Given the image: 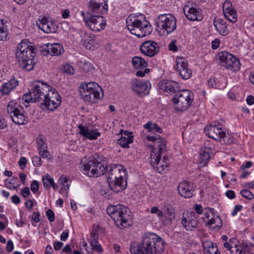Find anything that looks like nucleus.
I'll return each mask as SVG.
<instances>
[{
    "instance_id": "nucleus-11",
    "label": "nucleus",
    "mask_w": 254,
    "mask_h": 254,
    "mask_svg": "<svg viewBox=\"0 0 254 254\" xmlns=\"http://www.w3.org/2000/svg\"><path fill=\"white\" fill-rule=\"evenodd\" d=\"M193 99L192 93L189 90L184 89L176 93L172 100L175 104L176 110L179 112L186 111L191 105Z\"/></svg>"
},
{
    "instance_id": "nucleus-44",
    "label": "nucleus",
    "mask_w": 254,
    "mask_h": 254,
    "mask_svg": "<svg viewBox=\"0 0 254 254\" xmlns=\"http://www.w3.org/2000/svg\"><path fill=\"white\" fill-rule=\"evenodd\" d=\"M69 179L64 175H62L59 179V183L63 186V189L65 190L69 189Z\"/></svg>"
},
{
    "instance_id": "nucleus-62",
    "label": "nucleus",
    "mask_w": 254,
    "mask_h": 254,
    "mask_svg": "<svg viewBox=\"0 0 254 254\" xmlns=\"http://www.w3.org/2000/svg\"><path fill=\"white\" fill-rule=\"evenodd\" d=\"M30 193V191L28 187H25L24 189H22L21 190V194L25 198L28 197Z\"/></svg>"
},
{
    "instance_id": "nucleus-29",
    "label": "nucleus",
    "mask_w": 254,
    "mask_h": 254,
    "mask_svg": "<svg viewBox=\"0 0 254 254\" xmlns=\"http://www.w3.org/2000/svg\"><path fill=\"white\" fill-rule=\"evenodd\" d=\"M133 142L132 132L127 130H121V137L118 140L117 143L122 147L128 148L129 144Z\"/></svg>"
},
{
    "instance_id": "nucleus-45",
    "label": "nucleus",
    "mask_w": 254,
    "mask_h": 254,
    "mask_svg": "<svg viewBox=\"0 0 254 254\" xmlns=\"http://www.w3.org/2000/svg\"><path fill=\"white\" fill-rule=\"evenodd\" d=\"M45 138L39 135L37 139V148L38 150L41 149V148H47L48 145L45 141Z\"/></svg>"
},
{
    "instance_id": "nucleus-15",
    "label": "nucleus",
    "mask_w": 254,
    "mask_h": 254,
    "mask_svg": "<svg viewBox=\"0 0 254 254\" xmlns=\"http://www.w3.org/2000/svg\"><path fill=\"white\" fill-rule=\"evenodd\" d=\"M205 133L209 138L217 141H220L226 135V132L222 128V125L217 121L212 122L204 128Z\"/></svg>"
},
{
    "instance_id": "nucleus-51",
    "label": "nucleus",
    "mask_w": 254,
    "mask_h": 254,
    "mask_svg": "<svg viewBox=\"0 0 254 254\" xmlns=\"http://www.w3.org/2000/svg\"><path fill=\"white\" fill-rule=\"evenodd\" d=\"M63 71L67 74H73L74 72V69L71 65L66 64L63 66Z\"/></svg>"
},
{
    "instance_id": "nucleus-60",
    "label": "nucleus",
    "mask_w": 254,
    "mask_h": 254,
    "mask_svg": "<svg viewBox=\"0 0 254 254\" xmlns=\"http://www.w3.org/2000/svg\"><path fill=\"white\" fill-rule=\"evenodd\" d=\"M14 246L13 242L11 240H9L7 241L6 247V250L7 252L10 253L12 252L13 250Z\"/></svg>"
},
{
    "instance_id": "nucleus-1",
    "label": "nucleus",
    "mask_w": 254,
    "mask_h": 254,
    "mask_svg": "<svg viewBox=\"0 0 254 254\" xmlns=\"http://www.w3.org/2000/svg\"><path fill=\"white\" fill-rule=\"evenodd\" d=\"M147 140L151 141L156 145L150 153V164L155 170L159 173L162 174L168 167L169 160L166 153V141L161 138L160 135H147Z\"/></svg>"
},
{
    "instance_id": "nucleus-35",
    "label": "nucleus",
    "mask_w": 254,
    "mask_h": 254,
    "mask_svg": "<svg viewBox=\"0 0 254 254\" xmlns=\"http://www.w3.org/2000/svg\"><path fill=\"white\" fill-rule=\"evenodd\" d=\"M132 64L133 68L142 69L146 68L147 63L140 57H134L132 59Z\"/></svg>"
},
{
    "instance_id": "nucleus-22",
    "label": "nucleus",
    "mask_w": 254,
    "mask_h": 254,
    "mask_svg": "<svg viewBox=\"0 0 254 254\" xmlns=\"http://www.w3.org/2000/svg\"><path fill=\"white\" fill-rule=\"evenodd\" d=\"M88 8L90 13L104 14L107 12L108 5L105 0H91Z\"/></svg>"
},
{
    "instance_id": "nucleus-46",
    "label": "nucleus",
    "mask_w": 254,
    "mask_h": 254,
    "mask_svg": "<svg viewBox=\"0 0 254 254\" xmlns=\"http://www.w3.org/2000/svg\"><path fill=\"white\" fill-rule=\"evenodd\" d=\"M80 66L85 72H88L93 70V66L92 64L89 62H81Z\"/></svg>"
},
{
    "instance_id": "nucleus-9",
    "label": "nucleus",
    "mask_w": 254,
    "mask_h": 254,
    "mask_svg": "<svg viewBox=\"0 0 254 254\" xmlns=\"http://www.w3.org/2000/svg\"><path fill=\"white\" fill-rule=\"evenodd\" d=\"M7 112L15 124L23 125L28 122L23 107L16 100H11L7 103Z\"/></svg>"
},
{
    "instance_id": "nucleus-13",
    "label": "nucleus",
    "mask_w": 254,
    "mask_h": 254,
    "mask_svg": "<svg viewBox=\"0 0 254 254\" xmlns=\"http://www.w3.org/2000/svg\"><path fill=\"white\" fill-rule=\"evenodd\" d=\"M218 58L221 66L232 72L239 71L241 67L240 60L232 54L226 51H222L218 54Z\"/></svg>"
},
{
    "instance_id": "nucleus-49",
    "label": "nucleus",
    "mask_w": 254,
    "mask_h": 254,
    "mask_svg": "<svg viewBox=\"0 0 254 254\" xmlns=\"http://www.w3.org/2000/svg\"><path fill=\"white\" fill-rule=\"evenodd\" d=\"M39 155L43 158H48L50 156V153L47 148H43L41 149L38 150Z\"/></svg>"
},
{
    "instance_id": "nucleus-7",
    "label": "nucleus",
    "mask_w": 254,
    "mask_h": 254,
    "mask_svg": "<svg viewBox=\"0 0 254 254\" xmlns=\"http://www.w3.org/2000/svg\"><path fill=\"white\" fill-rule=\"evenodd\" d=\"M126 24L130 33L139 38L145 37L151 32V25L145 19L140 20L136 16L130 15L127 18Z\"/></svg>"
},
{
    "instance_id": "nucleus-4",
    "label": "nucleus",
    "mask_w": 254,
    "mask_h": 254,
    "mask_svg": "<svg viewBox=\"0 0 254 254\" xmlns=\"http://www.w3.org/2000/svg\"><path fill=\"white\" fill-rule=\"evenodd\" d=\"M107 213L121 229L127 228L132 224L131 213L124 205H110L107 208Z\"/></svg>"
},
{
    "instance_id": "nucleus-19",
    "label": "nucleus",
    "mask_w": 254,
    "mask_h": 254,
    "mask_svg": "<svg viewBox=\"0 0 254 254\" xmlns=\"http://www.w3.org/2000/svg\"><path fill=\"white\" fill-rule=\"evenodd\" d=\"M151 84L146 80L133 79L131 82L132 91L138 96H144L149 94Z\"/></svg>"
},
{
    "instance_id": "nucleus-14",
    "label": "nucleus",
    "mask_w": 254,
    "mask_h": 254,
    "mask_svg": "<svg viewBox=\"0 0 254 254\" xmlns=\"http://www.w3.org/2000/svg\"><path fill=\"white\" fill-rule=\"evenodd\" d=\"M177 20L171 14H160L158 16L157 25L158 28L162 30L167 35L174 32L177 28Z\"/></svg>"
},
{
    "instance_id": "nucleus-53",
    "label": "nucleus",
    "mask_w": 254,
    "mask_h": 254,
    "mask_svg": "<svg viewBox=\"0 0 254 254\" xmlns=\"http://www.w3.org/2000/svg\"><path fill=\"white\" fill-rule=\"evenodd\" d=\"M32 162L33 165L36 167H39L42 164V162L40 157L38 156H34L33 157Z\"/></svg>"
},
{
    "instance_id": "nucleus-26",
    "label": "nucleus",
    "mask_w": 254,
    "mask_h": 254,
    "mask_svg": "<svg viewBox=\"0 0 254 254\" xmlns=\"http://www.w3.org/2000/svg\"><path fill=\"white\" fill-rule=\"evenodd\" d=\"M158 86L160 89L163 91L167 92L169 93H176L179 88L178 83L172 80H161Z\"/></svg>"
},
{
    "instance_id": "nucleus-10",
    "label": "nucleus",
    "mask_w": 254,
    "mask_h": 254,
    "mask_svg": "<svg viewBox=\"0 0 254 254\" xmlns=\"http://www.w3.org/2000/svg\"><path fill=\"white\" fill-rule=\"evenodd\" d=\"M81 171L89 177H98L103 175L106 168L99 162L96 160H89L86 158H82L80 164Z\"/></svg>"
},
{
    "instance_id": "nucleus-59",
    "label": "nucleus",
    "mask_w": 254,
    "mask_h": 254,
    "mask_svg": "<svg viewBox=\"0 0 254 254\" xmlns=\"http://www.w3.org/2000/svg\"><path fill=\"white\" fill-rule=\"evenodd\" d=\"M234 252L232 251V254H247L243 250L240 245H238L236 249L234 250Z\"/></svg>"
},
{
    "instance_id": "nucleus-24",
    "label": "nucleus",
    "mask_w": 254,
    "mask_h": 254,
    "mask_svg": "<svg viewBox=\"0 0 254 254\" xmlns=\"http://www.w3.org/2000/svg\"><path fill=\"white\" fill-rule=\"evenodd\" d=\"M63 46L59 43H47L43 46L41 50V54L44 56L50 55L58 56L64 53Z\"/></svg>"
},
{
    "instance_id": "nucleus-52",
    "label": "nucleus",
    "mask_w": 254,
    "mask_h": 254,
    "mask_svg": "<svg viewBox=\"0 0 254 254\" xmlns=\"http://www.w3.org/2000/svg\"><path fill=\"white\" fill-rule=\"evenodd\" d=\"M39 182L36 180H34L32 182L30 186L31 191L33 193H36L39 190Z\"/></svg>"
},
{
    "instance_id": "nucleus-63",
    "label": "nucleus",
    "mask_w": 254,
    "mask_h": 254,
    "mask_svg": "<svg viewBox=\"0 0 254 254\" xmlns=\"http://www.w3.org/2000/svg\"><path fill=\"white\" fill-rule=\"evenodd\" d=\"M7 127V123L5 119L0 115V129H3Z\"/></svg>"
},
{
    "instance_id": "nucleus-3",
    "label": "nucleus",
    "mask_w": 254,
    "mask_h": 254,
    "mask_svg": "<svg viewBox=\"0 0 254 254\" xmlns=\"http://www.w3.org/2000/svg\"><path fill=\"white\" fill-rule=\"evenodd\" d=\"M107 178L111 190L118 193L126 188L127 172L123 165H110L107 167Z\"/></svg>"
},
{
    "instance_id": "nucleus-16",
    "label": "nucleus",
    "mask_w": 254,
    "mask_h": 254,
    "mask_svg": "<svg viewBox=\"0 0 254 254\" xmlns=\"http://www.w3.org/2000/svg\"><path fill=\"white\" fill-rule=\"evenodd\" d=\"M46 98L41 105H44L47 109L50 111L56 110L61 104V96L55 88H53L50 91Z\"/></svg>"
},
{
    "instance_id": "nucleus-38",
    "label": "nucleus",
    "mask_w": 254,
    "mask_h": 254,
    "mask_svg": "<svg viewBox=\"0 0 254 254\" xmlns=\"http://www.w3.org/2000/svg\"><path fill=\"white\" fill-rule=\"evenodd\" d=\"M143 127L150 132L162 133V128H160L156 124L152 123L150 121L147 122L146 124H144Z\"/></svg>"
},
{
    "instance_id": "nucleus-48",
    "label": "nucleus",
    "mask_w": 254,
    "mask_h": 254,
    "mask_svg": "<svg viewBox=\"0 0 254 254\" xmlns=\"http://www.w3.org/2000/svg\"><path fill=\"white\" fill-rule=\"evenodd\" d=\"M17 181V178L11 179L10 181L6 182V187L9 189H15L19 187L18 184H15V182Z\"/></svg>"
},
{
    "instance_id": "nucleus-8",
    "label": "nucleus",
    "mask_w": 254,
    "mask_h": 254,
    "mask_svg": "<svg viewBox=\"0 0 254 254\" xmlns=\"http://www.w3.org/2000/svg\"><path fill=\"white\" fill-rule=\"evenodd\" d=\"M79 91L85 101L96 103L100 99L102 88L95 82H82L79 86Z\"/></svg>"
},
{
    "instance_id": "nucleus-43",
    "label": "nucleus",
    "mask_w": 254,
    "mask_h": 254,
    "mask_svg": "<svg viewBox=\"0 0 254 254\" xmlns=\"http://www.w3.org/2000/svg\"><path fill=\"white\" fill-rule=\"evenodd\" d=\"M240 246L247 254H254V244L243 243Z\"/></svg>"
},
{
    "instance_id": "nucleus-64",
    "label": "nucleus",
    "mask_w": 254,
    "mask_h": 254,
    "mask_svg": "<svg viewBox=\"0 0 254 254\" xmlns=\"http://www.w3.org/2000/svg\"><path fill=\"white\" fill-rule=\"evenodd\" d=\"M242 207H243L241 205H235L232 212V215L234 216L237 215L238 212H239L242 210Z\"/></svg>"
},
{
    "instance_id": "nucleus-23",
    "label": "nucleus",
    "mask_w": 254,
    "mask_h": 254,
    "mask_svg": "<svg viewBox=\"0 0 254 254\" xmlns=\"http://www.w3.org/2000/svg\"><path fill=\"white\" fill-rule=\"evenodd\" d=\"M184 14L190 21H201L203 16L200 10L193 6L191 3H188L183 8Z\"/></svg>"
},
{
    "instance_id": "nucleus-54",
    "label": "nucleus",
    "mask_w": 254,
    "mask_h": 254,
    "mask_svg": "<svg viewBox=\"0 0 254 254\" xmlns=\"http://www.w3.org/2000/svg\"><path fill=\"white\" fill-rule=\"evenodd\" d=\"M46 216L50 222H53L55 221V214L52 210L48 209L46 212Z\"/></svg>"
},
{
    "instance_id": "nucleus-40",
    "label": "nucleus",
    "mask_w": 254,
    "mask_h": 254,
    "mask_svg": "<svg viewBox=\"0 0 254 254\" xmlns=\"http://www.w3.org/2000/svg\"><path fill=\"white\" fill-rule=\"evenodd\" d=\"M164 213V216L170 223L175 219V210L173 207L170 206L166 207Z\"/></svg>"
},
{
    "instance_id": "nucleus-2",
    "label": "nucleus",
    "mask_w": 254,
    "mask_h": 254,
    "mask_svg": "<svg viewBox=\"0 0 254 254\" xmlns=\"http://www.w3.org/2000/svg\"><path fill=\"white\" fill-rule=\"evenodd\" d=\"M165 247V242L154 233L145 235L142 242L136 247L130 246V251L133 254H161Z\"/></svg>"
},
{
    "instance_id": "nucleus-50",
    "label": "nucleus",
    "mask_w": 254,
    "mask_h": 254,
    "mask_svg": "<svg viewBox=\"0 0 254 254\" xmlns=\"http://www.w3.org/2000/svg\"><path fill=\"white\" fill-rule=\"evenodd\" d=\"M203 214L204 215V217H203V220L204 222L206 223V220H209L211 217H214L215 215L214 214L213 212H212L210 210H206L205 209L203 211Z\"/></svg>"
},
{
    "instance_id": "nucleus-41",
    "label": "nucleus",
    "mask_w": 254,
    "mask_h": 254,
    "mask_svg": "<svg viewBox=\"0 0 254 254\" xmlns=\"http://www.w3.org/2000/svg\"><path fill=\"white\" fill-rule=\"evenodd\" d=\"M8 33V30L3 23V20H0V41L5 40Z\"/></svg>"
},
{
    "instance_id": "nucleus-12",
    "label": "nucleus",
    "mask_w": 254,
    "mask_h": 254,
    "mask_svg": "<svg viewBox=\"0 0 254 254\" xmlns=\"http://www.w3.org/2000/svg\"><path fill=\"white\" fill-rule=\"evenodd\" d=\"M81 15L86 25L91 30L99 32L103 30L106 26V20L101 15H93L89 12H81Z\"/></svg>"
},
{
    "instance_id": "nucleus-61",
    "label": "nucleus",
    "mask_w": 254,
    "mask_h": 254,
    "mask_svg": "<svg viewBox=\"0 0 254 254\" xmlns=\"http://www.w3.org/2000/svg\"><path fill=\"white\" fill-rule=\"evenodd\" d=\"M150 70L148 68H145L143 70H141V69H139L136 73V75L137 76L139 77H143L145 74L148 73L149 72Z\"/></svg>"
},
{
    "instance_id": "nucleus-34",
    "label": "nucleus",
    "mask_w": 254,
    "mask_h": 254,
    "mask_svg": "<svg viewBox=\"0 0 254 254\" xmlns=\"http://www.w3.org/2000/svg\"><path fill=\"white\" fill-rule=\"evenodd\" d=\"M208 84L209 86L219 89H223L226 86L225 80L223 77L219 79L210 78L208 81Z\"/></svg>"
},
{
    "instance_id": "nucleus-28",
    "label": "nucleus",
    "mask_w": 254,
    "mask_h": 254,
    "mask_svg": "<svg viewBox=\"0 0 254 254\" xmlns=\"http://www.w3.org/2000/svg\"><path fill=\"white\" fill-rule=\"evenodd\" d=\"M80 37L81 38V43L86 49H90L91 46H95L96 41L94 36L92 34L82 31L80 32Z\"/></svg>"
},
{
    "instance_id": "nucleus-58",
    "label": "nucleus",
    "mask_w": 254,
    "mask_h": 254,
    "mask_svg": "<svg viewBox=\"0 0 254 254\" xmlns=\"http://www.w3.org/2000/svg\"><path fill=\"white\" fill-rule=\"evenodd\" d=\"M26 163H27V160L25 157H22L20 158V160L18 162V164L21 169H24L25 168Z\"/></svg>"
},
{
    "instance_id": "nucleus-27",
    "label": "nucleus",
    "mask_w": 254,
    "mask_h": 254,
    "mask_svg": "<svg viewBox=\"0 0 254 254\" xmlns=\"http://www.w3.org/2000/svg\"><path fill=\"white\" fill-rule=\"evenodd\" d=\"M179 193L184 197L190 198L192 196L193 190L189 182L183 181L178 186Z\"/></svg>"
},
{
    "instance_id": "nucleus-47",
    "label": "nucleus",
    "mask_w": 254,
    "mask_h": 254,
    "mask_svg": "<svg viewBox=\"0 0 254 254\" xmlns=\"http://www.w3.org/2000/svg\"><path fill=\"white\" fill-rule=\"evenodd\" d=\"M240 193L242 196L248 199L252 200L254 198V196L252 192L248 190H242L240 191Z\"/></svg>"
},
{
    "instance_id": "nucleus-37",
    "label": "nucleus",
    "mask_w": 254,
    "mask_h": 254,
    "mask_svg": "<svg viewBox=\"0 0 254 254\" xmlns=\"http://www.w3.org/2000/svg\"><path fill=\"white\" fill-rule=\"evenodd\" d=\"M91 237L92 240L90 242V245L92 248V250L99 253H102L103 252V249L101 246L98 243V235L94 233H92L91 234Z\"/></svg>"
},
{
    "instance_id": "nucleus-21",
    "label": "nucleus",
    "mask_w": 254,
    "mask_h": 254,
    "mask_svg": "<svg viewBox=\"0 0 254 254\" xmlns=\"http://www.w3.org/2000/svg\"><path fill=\"white\" fill-rule=\"evenodd\" d=\"M158 44L153 41H146L140 46L141 53L147 57H152L156 55L159 51Z\"/></svg>"
},
{
    "instance_id": "nucleus-57",
    "label": "nucleus",
    "mask_w": 254,
    "mask_h": 254,
    "mask_svg": "<svg viewBox=\"0 0 254 254\" xmlns=\"http://www.w3.org/2000/svg\"><path fill=\"white\" fill-rule=\"evenodd\" d=\"M176 43V40H173L169 44V49L170 51L176 52L178 50V47H177Z\"/></svg>"
},
{
    "instance_id": "nucleus-30",
    "label": "nucleus",
    "mask_w": 254,
    "mask_h": 254,
    "mask_svg": "<svg viewBox=\"0 0 254 254\" xmlns=\"http://www.w3.org/2000/svg\"><path fill=\"white\" fill-rule=\"evenodd\" d=\"M18 85V81L15 78L10 79L2 84L1 88H0V92L2 95H7L15 88Z\"/></svg>"
},
{
    "instance_id": "nucleus-55",
    "label": "nucleus",
    "mask_w": 254,
    "mask_h": 254,
    "mask_svg": "<svg viewBox=\"0 0 254 254\" xmlns=\"http://www.w3.org/2000/svg\"><path fill=\"white\" fill-rule=\"evenodd\" d=\"M233 8H234L232 5V3L229 0H226L224 3H223V12L227 10H229V9H233Z\"/></svg>"
},
{
    "instance_id": "nucleus-36",
    "label": "nucleus",
    "mask_w": 254,
    "mask_h": 254,
    "mask_svg": "<svg viewBox=\"0 0 254 254\" xmlns=\"http://www.w3.org/2000/svg\"><path fill=\"white\" fill-rule=\"evenodd\" d=\"M211 147H205L204 149H202L200 152V164L202 166H205L210 159V153L211 152Z\"/></svg>"
},
{
    "instance_id": "nucleus-25",
    "label": "nucleus",
    "mask_w": 254,
    "mask_h": 254,
    "mask_svg": "<svg viewBox=\"0 0 254 254\" xmlns=\"http://www.w3.org/2000/svg\"><path fill=\"white\" fill-rule=\"evenodd\" d=\"M78 128L79 129V133L90 140H95L101 135L100 132L97 129L94 128L91 126L79 125Z\"/></svg>"
},
{
    "instance_id": "nucleus-31",
    "label": "nucleus",
    "mask_w": 254,
    "mask_h": 254,
    "mask_svg": "<svg viewBox=\"0 0 254 254\" xmlns=\"http://www.w3.org/2000/svg\"><path fill=\"white\" fill-rule=\"evenodd\" d=\"M213 25L216 30L222 36L227 35L229 33L227 24L225 21L221 19H215Z\"/></svg>"
},
{
    "instance_id": "nucleus-42",
    "label": "nucleus",
    "mask_w": 254,
    "mask_h": 254,
    "mask_svg": "<svg viewBox=\"0 0 254 254\" xmlns=\"http://www.w3.org/2000/svg\"><path fill=\"white\" fill-rule=\"evenodd\" d=\"M42 182L45 189H49L51 188V184L53 183V178L50 175L47 174L43 177Z\"/></svg>"
},
{
    "instance_id": "nucleus-18",
    "label": "nucleus",
    "mask_w": 254,
    "mask_h": 254,
    "mask_svg": "<svg viewBox=\"0 0 254 254\" xmlns=\"http://www.w3.org/2000/svg\"><path fill=\"white\" fill-rule=\"evenodd\" d=\"M181 223L187 231H193L198 226V216L194 212H188L184 214Z\"/></svg>"
},
{
    "instance_id": "nucleus-33",
    "label": "nucleus",
    "mask_w": 254,
    "mask_h": 254,
    "mask_svg": "<svg viewBox=\"0 0 254 254\" xmlns=\"http://www.w3.org/2000/svg\"><path fill=\"white\" fill-rule=\"evenodd\" d=\"M204 254H220L216 244L205 241L203 244Z\"/></svg>"
},
{
    "instance_id": "nucleus-56",
    "label": "nucleus",
    "mask_w": 254,
    "mask_h": 254,
    "mask_svg": "<svg viewBox=\"0 0 254 254\" xmlns=\"http://www.w3.org/2000/svg\"><path fill=\"white\" fill-rule=\"evenodd\" d=\"M223 246L227 250H229L232 254V251H234V250L236 249L238 246H235V247H232L228 242H225L223 244Z\"/></svg>"
},
{
    "instance_id": "nucleus-39",
    "label": "nucleus",
    "mask_w": 254,
    "mask_h": 254,
    "mask_svg": "<svg viewBox=\"0 0 254 254\" xmlns=\"http://www.w3.org/2000/svg\"><path fill=\"white\" fill-rule=\"evenodd\" d=\"M225 18L230 22L235 23L237 20V16L234 8L230 9L223 12Z\"/></svg>"
},
{
    "instance_id": "nucleus-17",
    "label": "nucleus",
    "mask_w": 254,
    "mask_h": 254,
    "mask_svg": "<svg viewBox=\"0 0 254 254\" xmlns=\"http://www.w3.org/2000/svg\"><path fill=\"white\" fill-rule=\"evenodd\" d=\"M36 24L40 29L46 33H54L58 29L57 23L50 17L40 16Z\"/></svg>"
},
{
    "instance_id": "nucleus-20",
    "label": "nucleus",
    "mask_w": 254,
    "mask_h": 254,
    "mask_svg": "<svg viewBox=\"0 0 254 254\" xmlns=\"http://www.w3.org/2000/svg\"><path fill=\"white\" fill-rule=\"evenodd\" d=\"M175 69L183 79H188L191 75V69L189 66L187 60L184 57H177Z\"/></svg>"
},
{
    "instance_id": "nucleus-32",
    "label": "nucleus",
    "mask_w": 254,
    "mask_h": 254,
    "mask_svg": "<svg viewBox=\"0 0 254 254\" xmlns=\"http://www.w3.org/2000/svg\"><path fill=\"white\" fill-rule=\"evenodd\" d=\"M206 226L214 230H219L222 227V223L220 217L215 215L211 217L209 220H206Z\"/></svg>"
},
{
    "instance_id": "nucleus-6",
    "label": "nucleus",
    "mask_w": 254,
    "mask_h": 254,
    "mask_svg": "<svg viewBox=\"0 0 254 254\" xmlns=\"http://www.w3.org/2000/svg\"><path fill=\"white\" fill-rule=\"evenodd\" d=\"M34 85L29 93L24 94L23 100L27 103L39 102L40 104L45 101L46 97L53 87L44 81H39Z\"/></svg>"
},
{
    "instance_id": "nucleus-5",
    "label": "nucleus",
    "mask_w": 254,
    "mask_h": 254,
    "mask_svg": "<svg viewBox=\"0 0 254 254\" xmlns=\"http://www.w3.org/2000/svg\"><path fill=\"white\" fill-rule=\"evenodd\" d=\"M34 49L26 40L19 43L15 50V58L22 68L27 71L33 69L35 62L34 60Z\"/></svg>"
}]
</instances>
